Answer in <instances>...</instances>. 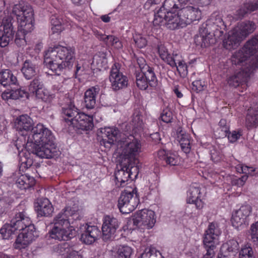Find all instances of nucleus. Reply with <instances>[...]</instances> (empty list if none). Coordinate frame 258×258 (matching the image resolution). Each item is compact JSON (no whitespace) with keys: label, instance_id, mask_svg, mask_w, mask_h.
Returning a JSON list of instances; mask_svg holds the SVG:
<instances>
[{"label":"nucleus","instance_id":"obj_1","mask_svg":"<svg viewBox=\"0 0 258 258\" xmlns=\"http://www.w3.org/2000/svg\"><path fill=\"white\" fill-rule=\"evenodd\" d=\"M15 146L19 151L32 146V152L41 158L50 159L57 156L59 154L52 132L40 123L32 128L27 142L22 137L16 141Z\"/></svg>","mask_w":258,"mask_h":258},{"label":"nucleus","instance_id":"obj_2","mask_svg":"<svg viewBox=\"0 0 258 258\" xmlns=\"http://www.w3.org/2000/svg\"><path fill=\"white\" fill-rule=\"evenodd\" d=\"M251 57V60L254 58L258 62V34L248 40L241 49L233 54L232 63L239 66L240 71L228 79V83L230 86L234 87H238L240 84L244 87L247 86L245 83L255 68L254 62L251 63L248 60Z\"/></svg>","mask_w":258,"mask_h":258},{"label":"nucleus","instance_id":"obj_3","mask_svg":"<svg viewBox=\"0 0 258 258\" xmlns=\"http://www.w3.org/2000/svg\"><path fill=\"white\" fill-rule=\"evenodd\" d=\"M75 61V50L70 47L57 45L49 47L44 54L47 67L59 75L64 69L72 68Z\"/></svg>","mask_w":258,"mask_h":258},{"label":"nucleus","instance_id":"obj_4","mask_svg":"<svg viewBox=\"0 0 258 258\" xmlns=\"http://www.w3.org/2000/svg\"><path fill=\"white\" fill-rule=\"evenodd\" d=\"M12 13L16 16L18 23L15 43L19 46H24L26 44L25 35L33 29V9L31 6L21 1L14 6Z\"/></svg>","mask_w":258,"mask_h":258},{"label":"nucleus","instance_id":"obj_5","mask_svg":"<svg viewBox=\"0 0 258 258\" xmlns=\"http://www.w3.org/2000/svg\"><path fill=\"white\" fill-rule=\"evenodd\" d=\"M53 222L54 226L49 232V236L52 239L59 241H68L76 235V231L70 224L66 209L54 217Z\"/></svg>","mask_w":258,"mask_h":258},{"label":"nucleus","instance_id":"obj_6","mask_svg":"<svg viewBox=\"0 0 258 258\" xmlns=\"http://www.w3.org/2000/svg\"><path fill=\"white\" fill-rule=\"evenodd\" d=\"M181 10L165 11L159 9L155 13L153 24L154 26H165L170 30H175L186 26L183 15Z\"/></svg>","mask_w":258,"mask_h":258},{"label":"nucleus","instance_id":"obj_7","mask_svg":"<svg viewBox=\"0 0 258 258\" xmlns=\"http://www.w3.org/2000/svg\"><path fill=\"white\" fill-rule=\"evenodd\" d=\"M256 28L255 24L250 21L242 22L231 30L228 37L223 41L224 47L227 49L237 48L240 42Z\"/></svg>","mask_w":258,"mask_h":258},{"label":"nucleus","instance_id":"obj_8","mask_svg":"<svg viewBox=\"0 0 258 258\" xmlns=\"http://www.w3.org/2000/svg\"><path fill=\"white\" fill-rule=\"evenodd\" d=\"M117 146L121 151L122 155L134 165H138L139 156L142 152L141 141L132 135L123 137L118 142Z\"/></svg>","mask_w":258,"mask_h":258},{"label":"nucleus","instance_id":"obj_9","mask_svg":"<svg viewBox=\"0 0 258 258\" xmlns=\"http://www.w3.org/2000/svg\"><path fill=\"white\" fill-rule=\"evenodd\" d=\"M140 203L136 188L125 189L121 193L118 200V208L123 214H128L137 208Z\"/></svg>","mask_w":258,"mask_h":258},{"label":"nucleus","instance_id":"obj_10","mask_svg":"<svg viewBox=\"0 0 258 258\" xmlns=\"http://www.w3.org/2000/svg\"><path fill=\"white\" fill-rule=\"evenodd\" d=\"M139 173V166L128 163L127 165L124 166L120 169L114 173L115 183L118 187H124L130 178L133 176L136 178Z\"/></svg>","mask_w":258,"mask_h":258},{"label":"nucleus","instance_id":"obj_11","mask_svg":"<svg viewBox=\"0 0 258 258\" xmlns=\"http://www.w3.org/2000/svg\"><path fill=\"white\" fill-rule=\"evenodd\" d=\"M156 222L155 212L146 209L138 211L134 219V223L143 229H152Z\"/></svg>","mask_w":258,"mask_h":258},{"label":"nucleus","instance_id":"obj_12","mask_svg":"<svg viewBox=\"0 0 258 258\" xmlns=\"http://www.w3.org/2000/svg\"><path fill=\"white\" fill-rule=\"evenodd\" d=\"M252 212L250 205H242L240 208L233 213L231 222L233 227L238 229L248 225L249 217Z\"/></svg>","mask_w":258,"mask_h":258},{"label":"nucleus","instance_id":"obj_13","mask_svg":"<svg viewBox=\"0 0 258 258\" xmlns=\"http://www.w3.org/2000/svg\"><path fill=\"white\" fill-rule=\"evenodd\" d=\"M11 17L4 18L0 26V46L2 47L7 46L13 40L15 31L12 25Z\"/></svg>","mask_w":258,"mask_h":258},{"label":"nucleus","instance_id":"obj_14","mask_svg":"<svg viewBox=\"0 0 258 258\" xmlns=\"http://www.w3.org/2000/svg\"><path fill=\"white\" fill-rule=\"evenodd\" d=\"M109 81L113 90L117 91L125 88L128 84L127 78L121 73L117 64H114L111 69Z\"/></svg>","mask_w":258,"mask_h":258},{"label":"nucleus","instance_id":"obj_15","mask_svg":"<svg viewBox=\"0 0 258 258\" xmlns=\"http://www.w3.org/2000/svg\"><path fill=\"white\" fill-rule=\"evenodd\" d=\"M29 91L35 94L36 97L44 102H49L54 98L53 94L43 87V85L38 79L33 80L29 86Z\"/></svg>","mask_w":258,"mask_h":258},{"label":"nucleus","instance_id":"obj_16","mask_svg":"<svg viewBox=\"0 0 258 258\" xmlns=\"http://www.w3.org/2000/svg\"><path fill=\"white\" fill-rule=\"evenodd\" d=\"M221 234V231L217 225L211 223L209 225L208 229L206 230L203 238L204 244L207 249H212L214 250L215 248L214 241L217 239Z\"/></svg>","mask_w":258,"mask_h":258},{"label":"nucleus","instance_id":"obj_17","mask_svg":"<svg viewBox=\"0 0 258 258\" xmlns=\"http://www.w3.org/2000/svg\"><path fill=\"white\" fill-rule=\"evenodd\" d=\"M11 221L16 230H35L34 226L32 224L30 218L25 212L17 213Z\"/></svg>","mask_w":258,"mask_h":258},{"label":"nucleus","instance_id":"obj_18","mask_svg":"<svg viewBox=\"0 0 258 258\" xmlns=\"http://www.w3.org/2000/svg\"><path fill=\"white\" fill-rule=\"evenodd\" d=\"M118 226L119 223L117 219L110 216H105L102 226L103 239L107 240L113 237Z\"/></svg>","mask_w":258,"mask_h":258},{"label":"nucleus","instance_id":"obj_19","mask_svg":"<svg viewBox=\"0 0 258 258\" xmlns=\"http://www.w3.org/2000/svg\"><path fill=\"white\" fill-rule=\"evenodd\" d=\"M76 117L72 123L73 127L85 131L91 130L93 128L94 123L92 115H88L80 112Z\"/></svg>","mask_w":258,"mask_h":258},{"label":"nucleus","instance_id":"obj_20","mask_svg":"<svg viewBox=\"0 0 258 258\" xmlns=\"http://www.w3.org/2000/svg\"><path fill=\"white\" fill-rule=\"evenodd\" d=\"M200 187L198 185H192L187 192L186 202L188 204H195L197 209H201L204 205Z\"/></svg>","mask_w":258,"mask_h":258},{"label":"nucleus","instance_id":"obj_21","mask_svg":"<svg viewBox=\"0 0 258 258\" xmlns=\"http://www.w3.org/2000/svg\"><path fill=\"white\" fill-rule=\"evenodd\" d=\"M35 230H24L20 233L14 244L16 249H22L27 247L35 239Z\"/></svg>","mask_w":258,"mask_h":258},{"label":"nucleus","instance_id":"obj_22","mask_svg":"<svg viewBox=\"0 0 258 258\" xmlns=\"http://www.w3.org/2000/svg\"><path fill=\"white\" fill-rule=\"evenodd\" d=\"M157 158L159 161L170 166L177 165L180 162L179 157L177 154L164 149L157 152Z\"/></svg>","mask_w":258,"mask_h":258},{"label":"nucleus","instance_id":"obj_23","mask_svg":"<svg viewBox=\"0 0 258 258\" xmlns=\"http://www.w3.org/2000/svg\"><path fill=\"white\" fill-rule=\"evenodd\" d=\"M33 120L27 115H22L19 116L15 121V127L20 134L23 136L24 132L27 133L29 131L32 133L33 127Z\"/></svg>","mask_w":258,"mask_h":258},{"label":"nucleus","instance_id":"obj_24","mask_svg":"<svg viewBox=\"0 0 258 258\" xmlns=\"http://www.w3.org/2000/svg\"><path fill=\"white\" fill-rule=\"evenodd\" d=\"M183 15L186 26L194 21H199L202 18L201 11L196 7L189 6L181 10Z\"/></svg>","mask_w":258,"mask_h":258},{"label":"nucleus","instance_id":"obj_25","mask_svg":"<svg viewBox=\"0 0 258 258\" xmlns=\"http://www.w3.org/2000/svg\"><path fill=\"white\" fill-rule=\"evenodd\" d=\"M101 236V232L96 226L88 225L86 230L81 235V240L85 243L91 244Z\"/></svg>","mask_w":258,"mask_h":258},{"label":"nucleus","instance_id":"obj_26","mask_svg":"<svg viewBox=\"0 0 258 258\" xmlns=\"http://www.w3.org/2000/svg\"><path fill=\"white\" fill-rule=\"evenodd\" d=\"M80 112L79 109L71 102L62 107V114L63 115L65 121L69 125H72L73 120L75 118H76V116H78Z\"/></svg>","mask_w":258,"mask_h":258},{"label":"nucleus","instance_id":"obj_27","mask_svg":"<svg viewBox=\"0 0 258 258\" xmlns=\"http://www.w3.org/2000/svg\"><path fill=\"white\" fill-rule=\"evenodd\" d=\"M238 243L235 240L232 239L223 244L221 251L223 257L220 258H234L238 249Z\"/></svg>","mask_w":258,"mask_h":258},{"label":"nucleus","instance_id":"obj_28","mask_svg":"<svg viewBox=\"0 0 258 258\" xmlns=\"http://www.w3.org/2000/svg\"><path fill=\"white\" fill-rule=\"evenodd\" d=\"M102 137V142L105 146H107L106 144L111 145L116 141L117 136L119 135V131L116 127H105L101 130Z\"/></svg>","mask_w":258,"mask_h":258},{"label":"nucleus","instance_id":"obj_29","mask_svg":"<svg viewBox=\"0 0 258 258\" xmlns=\"http://www.w3.org/2000/svg\"><path fill=\"white\" fill-rule=\"evenodd\" d=\"M37 204L36 210L39 216L47 217L51 215L53 212V208L48 199L46 198L40 199Z\"/></svg>","mask_w":258,"mask_h":258},{"label":"nucleus","instance_id":"obj_30","mask_svg":"<svg viewBox=\"0 0 258 258\" xmlns=\"http://www.w3.org/2000/svg\"><path fill=\"white\" fill-rule=\"evenodd\" d=\"M99 90V87L95 86L89 88L85 92L84 102L87 108L92 109L95 107Z\"/></svg>","mask_w":258,"mask_h":258},{"label":"nucleus","instance_id":"obj_31","mask_svg":"<svg viewBox=\"0 0 258 258\" xmlns=\"http://www.w3.org/2000/svg\"><path fill=\"white\" fill-rule=\"evenodd\" d=\"M18 82L17 77L10 70L7 69L0 72V83L4 86L16 85Z\"/></svg>","mask_w":258,"mask_h":258},{"label":"nucleus","instance_id":"obj_32","mask_svg":"<svg viewBox=\"0 0 258 258\" xmlns=\"http://www.w3.org/2000/svg\"><path fill=\"white\" fill-rule=\"evenodd\" d=\"M212 37V35L210 33H208L207 30L205 28L200 30V34L195 37V41L197 45H200L202 47H206L211 43Z\"/></svg>","mask_w":258,"mask_h":258},{"label":"nucleus","instance_id":"obj_33","mask_svg":"<svg viewBox=\"0 0 258 258\" xmlns=\"http://www.w3.org/2000/svg\"><path fill=\"white\" fill-rule=\"evenodd\" d=\"M35 180L27 174L21 175L16 181V185L21 189H26L34 185Z\"/></svg>","mask_w":258,"mask_h":258},{"label":"nucleus","instance_id":"obj_34","mask_svg":"<svg viewBox=\"0 0 258 258\" xmlns=\"http://www.w3.org/2000/svg\"><path fill=\"white\" fill-rule=\"evenodd\" d=\"M24 77L27 80H30L36 75L37 67L29 60H26L21 69Z\"/></svg>","mask_w":258,"mask_h":258},{"label":"nucleus","instance_id":"obj_35","mask_svg":"<svg viewBox=\"0 0 258 258\" xmlns=\"http://www.w3.org/2000/svg\"><path fill=\"white\" fill-rule=\"evenodd\" d=\"M133 250L132 248L127 245H119L117 246L113 252L114 258H131Z\"/></svg>","mask_w":258,"mask_h":258},{"label":"nucleus","instance_id":"obj_36","mask_svg":"<svg viewBox=\"0 0 258 258\" xmlns=\"http://www.w3.org/2000/svg\"><path fill=\"white\" fill-rule=\"evenodd\" d=\"M92 64L100 70L105 69L107 67V59L104 52H99L96 54L92 61Z\"/></svg>","mask_w":258,"mask_h":258},{"label":"nucleus","instance_id":"obj_37","mask_svg":"<svg viewBox=\"0 0 258 258\" xmlns=\"http://www.w3.org/2000/svg\"><path fill=\"white\" fill-rule=\"evenodd\" d=\"M246 124L249 128L256 127L258 126V109L249 110L246 118Z\"/></svg>","mask_w":258,"mask_h":258},{"label":"nucleus","instance_id":"obj_38","mask_svg":"<svg viewBox=\"0 0 258 258\" xmlns=\"http://www.w3.org/2000/svg\"><path fill=\"white\" fill-rule=\"evenodd\" d=\"M258 10V0L255 2H249L246 3L244 5V8H241L237 11L238 15L239 18L244 17V16L247 13H251L252 12Z\"/></svg>","mask_w":258,"mask_h":258},{"label":"nucleus","instance_id":"obj_39","mask_svg":"<svg viewBox=\"0 0 258 258\" xmlns=\"http://www.w3.org/2000/svg\"><path fill=\"white\" fill-rule=\"evenodd\" d=\"M177 140L184 152L186 153H189L190 149L189 135L187 134L182 133L181 132L177 135Z\"/></svg>","mask_w":258,"mask_h":258},{"label":"nucleus","instance_id":"obj_40","mask_svg":"<svg viewBox=\"0 0 258 258\" xmlns=\"http://www.w3.org/2000/svg\"><path fill=\"white\" fill-rule=\"evenodd\" d=\"M141 72L145 77L151 87H154L157 86V79L152 68L150 67L149 69L144 70Z\"/></svg>","mask_w":258,"mask_h":258},{"label":"nucleus","instance_id":"obj_41","mask_svg":"<svg viewBox=\"0 0 258 258\" xmlns=\"http://www.w3.org/2000/svg\"><path fill=\"white\" fill-rule=\"evenodd\" d=\"M51 30L53 33H59L63 30L62 19L58 16L54 15L50 17Z\"/></svg>","mask_w":258,"mask_h":258},{"label":"nucleus","instance_id":"obj_42","mask_svg":"<svg viewBox=\"0 0 258 258\" xmlns=\"http://www.w3.org/2000/svg\"><path fill=\"white\" fill-rule=\"evenodd\" d=\"M16 231V228L13 226L12 221H11L10 223H6L3 225L0 229V233L3 238L9 239L14 234Z\"/></svg>","mask_w":258,"mask_h":258},{"label":"nucleus","instance_id":"obj_43","mask_svg":"<svg viewBox=\"0 0 258 258\" xmlns=\"http://www.w3.org/2000/svg\"><path fill=\"white\" fill-rule=\"evenodd\" d=\"M138 258H163L161 253L153 247L146 248Z\"/></svg>","mask_w":258,"mask_h":258},{"label":"nucleus","instance_id":"obj_44","mask_svg":"<svg viewBox=\"0 0 258 258\" xmlns=\"http://www.w3.org/2000/svg\"><path fill=\"white\" fill-rule=\"evenodd\" d=\"M135 75L136 84L138 87L141 90H146L148 88V85H149V83L148 82L145 77L143 76V74L141 72L139 71H136Z\"/></svg>","mask_w":258,"mask_h":258},{"label":"nucleus","instance_id":"obj_45","mask_svg":"<svg viewBox=\"0 0 258 258\" xmlns=\"http://www.w3.org/2000/svg\"><path fill=\"white\" fill-rule=\"evenodd\" d=\"M106 42L116 49L121 48L122 44L119 38L114 35H107L104 38Z\"/></svg>","mask_w":258,"mask_h":258},{"label":"nucleus","instance_id":"obj_46","mask_svg":"<svg viewBox=\"0 0 258 258\" xmlns=\"http://www.w3.org/2000/svg\"><path fill=\"white\" fill-rule=\"evenodd\" d=\"M183 60V59L180 54L173 52L168 59L167 64L169 65L171 68H173Z\"/></svg>","mask_w":258,"mask_h":258},{"label":"nucleus","instance_id":"obj_47","mask_svg":"<svg viewBox=\"0 0 258 258\" xmlns=\"http://www.w3.org/2000/svg\"><path fill=\"white\" fill-rule=\"evenodd\" d=\"M176 0H165L160 9H163L165 11H174L178 10Z\"/></svg>","mask_w":258,"mask_h":258},{"label":"nucleus","instance_id":"obj_48","mask_svg":"<svg viewBox=\"0 0 258 258\" xmlns=\"http://www.w3.org/2000/svg\"><path fill=\"white\" fill-rule=\"evenodd\" d=\"M219 127L218 131H219L220 137H226L227 136L228 132L229 131V126L227 123L226 120L222 119L219 123Z\"/></svg>","mask_w":258,"mask_h":258},{"label":"nucleus","instance_id":"obj_49","mask_svg":"<svg viewBox=\"0 0 258 258\" xmlns=\"http://www.w3.org/2000/svg\"><path fill=\"white\" fill-rule=\"evenodd\" d=\"M11 92L12 93L13 100L19 99L20 98H28L29 96L28 93L24 90H22L21 89H19L15 90H11Z\"/></svg>","mask_w":258,"mask_h":258},{"label":"nucleus","instance_id":"obj_50","mask_svg":"<svg viewBox=\"0 0 258 258\" xmlns=\"http://www.w3.org/2000/svg\"><path fill=\"white\" fill-rule=\"evenodd\" d=\"M239 258H254L252 248L247 245L243 247L239 252Z\"/></svg>","mask_w":258,"mask_h":258},{"label":"nucleus","instance_id":"obj_51","mask_svg":"<svg viewBox=\"0 0 258 258\" xmlns=\"http://www.w3.org/2000/svg\"><path fill=\"white\" fill-rule=\"evenodd\" d=\"M133 39L136 45L139 48H143L147 44V40L146 38L140 34H135L134 35Z\"/></svg>","mask_w":258,"mask_h":258},{"label":"nucleus","instance_id":"obj_52","mask_svg":"<svg viewBox=\"0 0 258 258\" xmlns=\"http://www.w3.org/2000/svg\"><path fill=\"white\" fill-rule=\"evenodd\" d=\"M209 25H215L220 26L223 24V21L221 16L217 13H213L207 21Z\"/></svg>","mask_w":258,"mask_h":258},{"label":"nucleus","instance_id":"obj_53","mask_svg":"<svg viewBox=\"0 0 258 258\" xmlns=\"http://www.w3.org/2000/svg\"><path fill=\"white\" fill-rule=\"evenodd\" d=\"M158 53L161 58L167 63L171 55L168 49L164 45H160L158 46Z\"/></svg>","mask_w":258,"mask_h":258},{"label":"nucleus","instance_id":"obj_54","mask_svg":"<svg viewBox=\"0 0 258 258\" xmlns=\"http://www.w3.org/2000/svg\"><path fill=\"white\" fill-rule=\"evenodd\" d=\"M132 125L134 128H142L143 127V120L141 115L138 113H135L132 116Z\"/></svg>","mask_w":258,"mask_h":258},{"label":"nucleus","instance_id":"obj_55","mask_svg":"<svg viewBox=\"0 0 258 258\" xmlns=\"http://www.w3.org/2000/svg\"><path fill=\"white\" fill-rule=\"evenodd\" d=\"M248 175H244L240 178L232 177L231 178V184L233 185H236L238 187L242 186L247 180Z\"/></svg>","mask_w":258,"mask_h":258},{"label":"nucleus","instance_id":"obj_56","mask_svg":"<svg viewBox=\"0 0 258 258\" xmlns=\"http://www.w3.org/2000/svg\"><path fill=\"white\" fill-rule=\"evenodd\" d=\"M177 71L180 74V75L183 77L186 76L187 74V66L184 59L175 67Z\"/></svg>","mask_w":258,"mask_h":258},{"label":"nucleus","instance_id":"obj_57","mask_svg":"<svg viewBox=\"0 0 258 258\" xmlns=\"http://www.w3.org/2000/svg\"><path fill=\"white\" fill-rule=\"evenodd\" d=\"M250 230L252 240L256 244H258V221L251 225Z\"/></svg>","mask_w":258,"mask_h":258},{"label":"nucleus","instance_id":"obj_58","mask_svg":"<svg viewBox=\"0 0 258 258\" xmlns=\"http://www.w3.org/2000/svg\"><path fill=\"white\" fill-rule=\"evenodd\" d=\"M160 117L161 120L164 122H171L173 118L172 113L168 108H166L163 110Z\"/></svg>","mask_w":258,"mask_h":258},{"label":"nucleus","instance_id":"obj_59","mask_svg":"<svg viewBox=\"0 0 258 258\" xmlns=\"http://www.w3.org/2000/svg\"><path fill=\"white\" fill-rule=\"evenodd\" d=\"M205 87V83L201 80H196L192 83V90L197 92L203 90Z\"/></svg>","mask_w":258,"mask_h":258},{"label":"nucleus","instance_id":"obj_60","mask_svg":"<svg viewBox=\"0 0 258 258\" xmlns=\"http://www.w3.org/2000/svg\"><path fill=\"white\" fill-rule=\"evenodd\" d=\"M242 135L240 131H234L232 133L228 132L227 137L229 141L231 143H234L236 142Z\"/></svg>","mask_w":258,"mask_h":258},{"label":"nucleus","instance_id":"obj_61","mask_svg":"<svg viewBox=\"0 0 258 258\" xmlns=\"http://www.w3.org/2000/svg\"><path fill=\"white\" fill-rule=\"evenodd\" d=\"M137 62L140 68V72H142L144 70H146L147 69H149V67H150L147 64L145 59L142 57H137Z\"/></svg>","mask_w":258,"mask_h":258},{"label":"nucleus","instance_id":"obj_62","mask_svg":"<svg viewBox=\"0 0 258 258\" xmlns=\"http://www.w3.org/2000/svg\"><path fill=\"white\" fill-rule=\"evenodd\" d=\"M255 169H256L253 167L245 165V167H244L243 174L248 175V176L249 175L253 176L254 175L253 172L255 171Z\"/></svg>","mask_w":258,"mask_h":258},{"label":"nucleus","instance_id":"obj_63","mask_svg":"<svg viewBox=\"0 0 258 258\" xmlns=\"http://www.w3.org/2000/svg\"><path fill=\"white\" fill-rule=\"evenodd\" d=\"M2 98L5 101L12 99V96L11 91H5L2 94Z\"/></svg>","mask_w":258,"mask_h":258},{"label":"nucleus","instance_id":"obj_64","mask_svg":"<svg viewBox=\"0 0 258 258\" xmlns=\"http://www.w3.org/2000/svg\"><path fill=\"white\" fill-rule=\"evenodd\" d=\"M211 158L214 162H218L220 160L219 155L215 150L211 151Z\"/></svg>","mask_w":258,"mask_h":258}]
</instances>
